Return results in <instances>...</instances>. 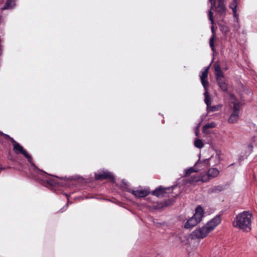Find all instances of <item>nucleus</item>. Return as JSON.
<instances>
[{
  "instance_id": "f257e3e1",
  "label": "nucleus",
  "mask_w": 257,
  "mask_h": 257,
  "mask_svg": "<svg viewBox=\"0 0 257 257\" xmlns=\"http://www.w3.org/2000/svg\"><path fill=\"white\" fill-rule=\"evenodd\" d=\"M14 143L13 151L16 154H23L27 159L28 161L31 164V166L34 168V169L38 170L40 172V175L43 177V179L42 180V184L46 187H53L58 185V182L56 179L51 178L53 176L50 174L46 172L39 169L35 164L32 161V158L24 149V148L18 143L15 141Z\"/></svg>"
},
{
  "instance_id": "f03ea898",
  "label": "nucleus",
  "mask_w": 257,
  "mask_h": 257,
  "mask_svg": "<svg viewBox=\"0 0 257 257\" xmlns=\"http://www.w3.org/2000/svg\"><path fill=\"white\" fill-rule=\"evenodd\" d=\"M221 215H216L201 227L196 228L191 233L193 239H201L205 237L207 234L213 230L221 222Z\"/></svg>"
},
{
  "instance_id": "7ed1b4c3",
  "label": "nucleus",
  "mask_w": 257,
  "mask_h": 257,
  "mask_svg": "<svg viewBox=\"0 0 257 257\" xmlns=\"http://www.w3.org/2000/svg\"><path fill=\"white\" fill-rule=\"evenodd\" d=\"M252 216L249 211H243L236 216L233 226L248 232L251 230V224Z\"/></svg>"
},
{
  "instance_id": "20e7f679",
  "label": "nucleus",
  "mask_w": 257,
  "mask_h": 257,
  "mask_svg": "<svg viewBox=\"0 0 257 257\" xmlns=\"http://www.w3.org/2000/svg\"><path fill=\"white\" fill-rule=\"evenodd\" d=\"M204 212L202 207L199 205L195 209V213L193 216L189 218L185 223L184 227L191 229L199 223L203 216Z\"/></svg>"
},
{
  "instance_id": "39448f33",
  "label": "nucleus",
  "mask_w": 257,
  "mask_h": 257,
  "mask_svg": "<svg viewBox=\"0 0 257 257\" xmlns=\"http://www.w3.org/2000/svg\"><path fill=\"white\" fill-rule=\"evenodd\" d=\"M219 156L218 154H216L215 156H212L208 159H206L203 160L202 161H200L198 160L195 164L194 166H198L199 168L198 169V170H203L204 169L207 168L209 166H210V162H214V164H213V166H215L219 163Z\"/></svg>"
},
{
  "instance_id": "423d86ee",
  "label": "nucleus",
  "mask_w": 257,
  "mask_h": 257,
  "mask_svg": "<svg viewBox=\"0 0 257 257\" xmlns=\"http://www.w3.org/2000/svg\"><path fill=\"white\" fill-rule=\"evenodd\" d=\"M205 96L204 102L207 105L206 109L207 112H215L219 110L222 106V105L218 104L216 105H211V99L209 96V94L207 91H205L204 93Z\"/></svg>"
},
{
  "instance_id": "0eeeda50",
  "label": "nucleus",
  "mask_w": 257,
  "mask_h": 257,
  "mask_svg": "<svg viewBox=\"0 0 257 257\" xmlns=\"http://www.w3.org/2000/svg\"><path fill=\"white\" fill-rule=\"evenodd\" d=\"M219 174V170L214 168H211L208 170L207 173L201 177L200 180L203 182H206L209 180L217 177Z\"/></svg>"
},
{
  "instance_id": "6e6552de",
  "label": "nucleus",
  "mask_w": 257,
  "mask_h": 257,
  "mask_svg": "<svg viewBox=\"0 0 257 257\" xmlns=\"http://www.w3.org/2000/svg\"><path fill=\"white\" fill-rule=\"evenodd\" d=\"M95 178L96 180H99L109 179L112 182H115V178L112 173L107 171H103L95 173Z\"/></svg>"
},
{
  "instance_id": "1a4fd4ad",
  "label": "nucleus",
  "mask_w": 257,
  "mask_h": 257,
  "mask_svg": "<svg viewBox=\"0 0 257 257\" xmlns=\"http://www.w3.org/2000/svg\"><path fill=\"white\" fill-rule=\"evenodd\" d=\"M209 69V66L204 67V70L200 72L201 74L200 75L201 83L205 91H207V88L208 86V82L206 79L208 76Z\"/></svg>"
},
{
  "instance_id": "9d476101",
  "label": "nucleus",
  "mask_w": 257,
  "mask_h": 257,
  "mask_svg": "<svg viewBox=\"0 0 257 257\" xmlns=\"http://www.w3.org/2000/svg\"><path fill=\"white\" fill-rule=\"evenodd\" d=\"M176 185L172 186L171 187L167 188H163L162 186H160L156 188L152 192V194L157 197H163L166 193V190H170L176 187Z\"/></svg>"
},
{
  "instance_id": "9b49d317",
  "label": "nucleus",
  "mask_w": 257,
  "mask_h": 257,
  "mask_svg": "<svg viewBox=\"0 0 257 257\" xmlns=\"http://www.w3.org/2000/svg\"><path fill=\"white\" fill-rule=\"evenodd\" d=\"M215 10L217 14L220 16H224L226 12V7L224 3H218L217 6L215 5Z\"/></svg>"
},
{
  "instance_id": "f8f14e48",
  "label": "nucleus",
  "mask_w": 257,
  "mask_h": 257,
  "mask_svg": "<svg viewBox=\"0 0 257 257\" xmlns=\"http://www.w3.org/2000/svg\"><path fill=\"white\" fill-rule=\"evenodd\" d=\"M216 82L220 88V89L224 92H227L228 90L227 84L225 82L224 76L221 77L216 78Z\"/></svg>"
},
{
  "instance_id": "ddd939ff",
  "label": "nucleus",
  "mask_w": 257,
  "mask_h": 257,
  "mask_svg": "<svg viewBox=\"0 0 257 257\" xmlns=\"http://www.w3.org/2000/svg\"><path fill=\"white\" fill-rule=\"evenodd\" d=\"M133 194H134L137 197H144L147 196L149 194V192L146 190L143 189H137L136 190H132L130 191Z\"/></svg>"
},
{
  "instance_id": "4468645a",
  "label": "nucleus",
  "mask_w": 257,
  "mask_h": 257,
  "mask_svg": "<svg viewBox=\"0 0 257 257\" xmlns=\"http://www.w3.org/2000/svg\"><path fill=\"white\" fill-rule=\"evenodd\" d=\"M15 0H7L4 7L2 8V10H12L15 7Z\"/></svg>"
},
{
  "instance_id": "2eb2a0df",
  "label": "nucleus",
  "mask_w": 257,
  "mask_h": 257,
  "mask_svg": "<svg viewBox=\"0 0 257 257\" xmlns=\"http://www.w3.org/2000/svg\"><path fill=\"white\" fill-rule=\"evenodd\" d=\"M214 71H215V78H219L222 77L224 76L223 73L220 68L219 65L215 64L214 65Z\"/></svg>"
},
{
  "instance_id": "dca6fc26",
  "label": "nucleus",
  "mask_w": 257,
  "mask_h": 257,
  "mask_svg": "<svg viewBox=\"0 0 257 257\" xmlns=\"http://www.w3.org/2000/svg\"><path fill=\"white\" fill-rule=\"evenodd\" d=\"M208 2L211 4L210 9L208 11V17L209 20L211 21V24H213L214 20L213 19V12L212 11V10L213 9V7L215 6L216 3L215 2H213V0H208Z\"/></svg>"
},
{
  "instance_id": "f3484780",
  "label": "nucleus",
  "mask_w": 257,
  "mask_h": 257,
  "mask_svg": "<svg viewBox=\"0 0 257 257\" xmlns=\"http://www.w3.org/2000/svg\"><path fill=\"white\" fill-rule=\"evenodd\" d=\"M237 0H233L232 4L230 6V9H232L233 17L235 19V21H237L238 19V16L236 13Z\"/></svg>"
},
{
  "instance_id": "a211bd4d",
  "label": "nucleus",
  "mask_w": 257,
  "mask_h": 257,
  "mask_svg": "<svg viewBox=\"0 0 257 257\" xmlns=\"http://www.w3.org/2000/svg\"><path fill=\"white\" fill-rule=\"evenodd\" d=\"M239 114L232 112L228 118V122L231 123H235L238 119Z\"/></svg>"
},
{
  "instance_id": "6ab92c4d",
  "label": "nucleus",
  "mask_w": 257,
  "mask_h": 257,
  "mask_svg": "<svg viewBox=\"0 0 257 257\" xmlns=\"http://www.w3.org/2000/svg\"><path fill=\"white\" fill-rule=\"evenodd\" d=\"M211 31L213 33V35L210 39L209 45L211 48L212 51H214V32L213 26L211 27Z\"/></svg>"
},
{
  "instance_id": "aec40b11",
  "label": "nucleus",
  "mask_w": 257,
  "mask_h": 257,
  "mask_svg": "<svg viewBox=\"0 0 257 257\" xmlns=\"http://www.w3.org/2000/svg\"><path fill=\"white\" fill-rule=\"evenodd\" d=\"M216 126V123L214 122H211L210 123H207L205 124L203 126V132L205 133H208L206 130L208 128H212L215 127Z\"/></svg>"
},
{
  "instance_id": "412c9836",
  "label": "nucleus",
  "mask_w": 257,
  "mask_h": 257,
  "mask_svg": "<svg viewBox=\"0 0 257 257\" xmlns=\"http://www.w3.org/2000/svg\"><path fill=\"white\" fill-rule=\"evenodd\" d=\"M224 189V187L222 185L215 186L211 189V192L212 193H216L221 192Z\"/></svg>"
},
{
  "instance_id": "4be33fe9",
  "label": "nucleus",
  "mask_w": 257,
  "mask_h": 257,
  "mask_svg": "<svg viewBox=\"0 0 257 257\" xmlns=\"http://www.w3.org/2000/svg\"><path fill=\"white\" fill-rule=\"evenodd\" d=\"M194 144L195 147L198 149H201L204 146V144L202 141L199 139H197L195 140Z\"/></svg>"
},
{
  "instance_id": "5701e85b",
  "label": "nucleus",
  "mask_w": 257,
  "mask_h": 257,
  "mask_svg": "<svg viewBox=\"0 0 257 257\" xmlns=\"http://www.w3.org/2000/svg\"><path fill=\"white\" fill-rule=\"evenodd\" d=\"M0 135L4 136L6 139L10 140L12 143H15V140L8 135L4 134L2 132L0 131Z\"/></svg>"
},
{
  "instance_id": "b1692460",
  "label": "nucleus",
  "mask_w": 257,
  "mask_h": 257,
  "mask_svg": "<svg viewBox=\"0 0 257 257\" xmlns=\"http://www.w3.org/2000/svg\"><path fill=\"white\" fill-rule=\"evenodd\" d=\"M198 171V170H195L193 167H191V168H190L186 170V171H185V175L186 176H189L191 174H192L193 172H196Z\"/></svg>"
},
{
  "instance_id": "393cba45",
  "label": "nucleus",
  "mask_w": 257,
  "mask_h": 257,
  "mask_svg": "<svg viewBox=\"0 0 257 257\" xmlns=\"http://www.w3.org/2000/svg\"><path fill=\"white\" fill-rule=\"evenodd\" d=\"M239 104L236 103H234L233 106V112H232L239 114Z\"/></svg>"
},
{
  "instance_id": "a878e982",
  "label": "nucleus",
  "mask_w": 257,
  "mask_h": 257,
  "mask_svg": "<svg viewBox=\"0 0 257 257\" xmlns=\"http://www.w3.org/2000/svg\"><path fill=\"white\" fill-rule=\"evenodd\" d=\"M11 167L9 166L3 167L2 165L0 163V170H2V171L6 169H11Z\"/></svg>"
},
{
  "instance_id": "bb28decb",
  "label": "nucleus",
  "mask_w": 257,
  "mask_h": 257,
  "mask_svg": "<svg viewBox=\"0 0 257 257\" xmlns=\"http://www.w3.org/2000/svg\"><path fill=\"white\" fill-rule=\"evenodd\" d=\"M63 194L65 195L67 197L68 200H69L68 198H69V196L67 194H66V193H64ZM68 204H69V200L67 201V204L65 205V206H64L63 208H64L66 207H67L68 206Z\"/></svg>"
},
{
  "instance_id": "cd10ccee",
  "label": "nucleus",
  "mask_w": 257,
  "mask_h": 257,
  "mask_svg": "<svg viewBox=\"0 0 257 257\" xmlns=\"http://www.w3.org/2000/svg\"><path fill=\"white\" fill-rule=\"evenodd\" d=\"M226 0H218V3H224Z\"/></svg>"
},
{
  "instance_id": "c85d7f7f",
  "label": "nucleus",
  "mask_w": 257,
  "mask_h": 257,
  "mask_svg": "<svg viewBox=\"0 0 257 257\" xmlns=\"http://www.w3.org/2000/svg\"><path fill=\"white\" fill-rule=\"evenodd\" d=\"M248 147V148H249V149H250L251 150V149H252V148H253V146H252V145H249Z\"/></svg>"
},
{
  "instance_id": "c756f323",
  "label": "nucleus",
  "mask_w": 257,
  "mask_h": 257,
  "mask_svg": "<svg viewBox=\"0 0 257 257\" xmlns=\"http://www.w3.org/2000/svg\"><path fill=\"white\" fill-rule=\"evenodd\" d=\"M122 182L123 184H126V183H125V180H124V179H123V180H122Z\"/></svg>"
},
{
  "instance_id": "7c9ffc66",
  "label": "nucleus",
  "mask_w": 257,
  "mask_h": 257,
  "mask_svg": "<svg viewBox=\"0 0 257 257\" xmlns=\"http://www.w3.org/2000/svg\"><path fill=\"white\" fill-rule=\"evenodd\" d=\"M195 134L197 136L198 135V133L197 131H196Z\"/></svg>"
},
{
  "instance_id": "2f4dec72",
  "label": "nucleus",
  "mask_w": 257,
  "mask_h": 257,
  "mask_svg": "<svg viewBox=\"0 0 257 257\" xmlns=\"http://www.w3.org/2000/svg\"><path fill=\"white\" fill-rule=\"evenodd\" d=\"M61 178V179H64V178H63V177H61V178Z\"/></svg>"
},
{
  "instance_id": "473e14b6",
  "label": "nucleus",
  "mask_w": 257,
  "mask_h": 257,
  "mask_svg": "<svg viewBox=\"0 0 257 257\" xmlns=\"http://www.w3.org/2000/svg\"><path fill=\"white\" fill-rule=\"evenodd\" d=\"M55 178H58L57 176H54Z\"/></svg>"
}]
</instances>
